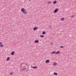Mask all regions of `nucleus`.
Segmentation results:
<instances>
[{
	"mask_svg": "<svg viewBox=\"0 0 76 76\" xmlns=\"http://www.w3.org/2000/svg\"><path fill=\"white\" fill-rule=\"evenodd\" d=\"M21 11L24 15L26 14L27 13V11L25 10V9L24 8L21 9Z\"/></svg>",
	"mask_w": 76,
	"mask_h": 76,
	"instance_id": "obj_1",
	"label": "nucleus"
},
{
	"mask_svg": "<svg viewBox=\"0 0 76 76\" xmlns=\"http://www.w3.org/2000/svg\"><path fill=\"white\" fill-rule=\"evenodd\" d=\"M58 8L54 10V11H53V12L54 13H56L58 11Z\"/></svg>",
	"mask_w": 76,
	"mask_h": 76,
	"instance_id": "obj_2",
	"label": "nucleus"
},
{
	"mask_svg": "<svg viewBox=\"0 0 76 76\" xmlns=\"http://www.w3.org/2000/svg\"><path fill=\"white\" fill-rule=\"evenodd\" d=\"M27 69V68H26V66H24L23 68L22 69V71H24V70H26Z\"/></svg>",
	"mask_w": 76,
	"mask_h": 76,
	"instance_id": "obj_3",
	"label": "nucleus"
},
{
	"mask_svg": "<svg viewBox=\"0 0 76 76\" xmlns=\"http://www.w3.org/2000/svg\"><path fill=\"white\" fill-rule=\"evenodd\" d=\"M53 66H56L58 64L57 63H56V62H54L53 63Z\"/></svg>",
	"mask_w": 76,
	"mask_h": 76,
	"instance_id": "obj_4",
	"label": "nucleus"
},
{
	"mask_svg": "<svg viewBox=\"0 0 76 76\" xmlns=\"http://www.w3.org/2000/svg\"><path fill=\"white\" fill-rule=\"evenodd\" d=\"M31 68L34 69H36L37 68V67L36 66H32V65H31Z\"/></svg>",
	"mask_w": 76,
	"mask_h": 76,
	"instance_id": "obj_5",
	"label": "nucleus"
},
{
	"mask_svg": "<svg viewBox=\"0 0 76 76\" xmlns=\"http://www.w3.org/2000/svg\"><path fill=\"white\" fill-rule=\"evenodd\" d=\"M50 62V60L49 59H47L45 61V63H49Z\"/></svg>",
	"mask_w": 76,
	"mask_h": 76,
	"instance_id": "obj_6",
	"label": "nucleus"
},
{
	"mask_svg": "<svg viewBox=\"0 0 76 76\" xmlns=\"http://www.w3.org/2000/svg\"><path fill=\"white\" fill-rule=\"evenodd\" d=\"M39 40H36L34 41L35 43H39Z\"/></svg>",
	"mask_w": 76,
	"mask_h": 76,
	"instance_id": "obj_7",
	"label": "nucleus"
},
{
	"mask_svg": "<svg viewBox=\"0 0 76 76\" xmlns=\"http://www.w3.org/2000/svg\"><path fill=\"white\" fill-rule=\"evenodd\" d=\"M56 54V51H53V52H51V54Z\"/></svg>",
	"mask_w": 76,
	"mask_h": 76,
	"instance_id": "obj_8",
	"label": "nucleus"
},
{
	"mask_svg": "<svg viewBox=\"0 0 76 76\" xmlns=\"http://www.w3.org/2000/svg\"><path fill=\"white\" fill-rule=\"evenodd\" d=\"M38 29V27H34L33 28V30L34 31L36 30L37 29Z\"/></svg>",
	"mask_w": 76,
	"mask_h": 76,
	"instance_id": "obj_9",
	"label": "nucleus"
},
{
	"mask_svg": "<svg viewBox=\"0 0 76 76\" xmlns=\"http://www.w3.org/2000/svg\"><path fill=\"white\" fill-rule=\"evenodd\" d=\"M75 17V15H73L71 16V18H74Z\"/></svg>",
	"mask_w": 76,
	"mask_h": 76,
	"instance_id": "obj_10",
	"label": "nucleus"
},
{
	"mask_svg": "<svg viewBox=\"0 0 76 76\" xmlns=\"http://www.w3.org/2000/svg\"><path fill=\"white\" fill-rule=\"evenodd\" d=\"M10 57H7V59H6V61H9V60H10Z\"/></svg>",
	"mask_w": 76,
	"mask_h": 76,
	"instance_id": "obj_11",
	"label": "nucleus"
},
{
	"mask_svg": "<svg viewBox=\"0 0 76 76\" xmlns=\"http://www.w3.org/2000/svg\"><path fill=\"white\" fill-rule=\"evenodd\" d=\"M60 53V51H58L56 52V54H59Z\"/></svg>",
	"mask_w": 76,
	"mask_h": 76,
	"instance_id": "obj_12",
	"label": "nucleus"
},
{
	"mask_svg": "<svg viewBox=\"0 0 76 76\" xmlns=\"http://www.w3.org/2000/svg\"><path fill=\"white\" fill-rule=\"evenodd\" d=\"M15 54V52L14 51H12V52H11V56H13Z\"/></svg>",
	"mask_w": 76,
	"mask_h": 76,
	"instance_id": "obj_13",
	"label": "nucleus"
},
{
	"mask_svg": "<svg viewBox=\"0 0 76 76\" xmlns=\"http://www.w3.org/2000/svg\"><path fill=\"white\" fill-rule=\"evenodd\" d=\"M53 75H54L57 76V75H58V73H57V72H54L53 73Z\"/></svg>",
	"mask_w": 76,
	"mask_h": 76,
	"instance_id": "obj_14",
	"label": "nucleus"
},
{
	"mask_svg": "<svg viewBox=\"0 0 76 76\" xmlns=\"http://www.w3.org/2000/svg\"><path fill=\"white\" fill-rule=\"evenodd\" d=\"M65 20V18H62L61 19V21H64Z\"/></svg>",
	"mask_w": 76,
	"mask_h": 76,
	"instance_id": "obj_15",
	"label": "nucleus"
},
{
	"mask_svg": "<svg viewBox=\"0 0 76 76\" xmlns=\"http://www.w3.org/2000/svg\"><path fill=\"white\" fill-rule=\"evenodd\" d=\"M46 34V32L45 31H43L42 32V34L43 35H45Z\"/></svg>",
	"mask_w": 76,
	"mask_h": 76,
	"instance_id": "obj_16",
	"label": "nucleus"
},
{
	"mask_svg": "<svg viewBox=\"0 0 76 76\" xmlns=\"http://www.w3.org/2000/svg\"><path fill=\"white\" fill-rule=\"evenodd\" d=\"M57 1H53V4H55L56 3H57Z\"/></svg>",
	"mask_w": 76,
	"mask_h": 76,
	"instance_id": "obj_17",
	"label": "nucleus"
},
{
	"mask_svg": "<svg viewBox=\"0 0 76 76\" xmlns=\"http://www.w3.org/2000/svg\"><path fill=\"white\" fill-rule=\"evenodd\" d=\"M51 1H48V4H51Z\"/></svg>",
	"mask_w": 76,
	"mask_h": 76,
	"instance_id": "obj_18",
	"label": "nucleus"
},
{
	"mask_svg": "<svg viewBox=\"0 0 76 76\" xmlns=\"http://www.w3.org/2000/svg\"><path fill=\"white\" fill-rule=\"evenodd\" d=\"M44 36L42 35H41L40 36V37H41V38H43V37H44Z\"/></svg>",
	"mask_w": 76,
	"mask_h": 76,
	"instance_id": "obj_19",
	"label": "nucleus"
},
{
	"mask_svg": "<svg viewBox=\"0 0 76 76\" xmlns=\"http://www.w3.org/2000/svg\"><path fill=\"white\" fill-rule=\"evenodd\" d=\"M3 47H4V45H1L0 46V47L1 48Z\"/></svg>",
	"mask_w": 76,
	"mask_h": 76,
	"instance_id": "obj_20",
	"label": "nucleus"
},
{
	"mask_svg": "<svg viewBox=\"0 0 76 76\" xmlns=\"http://www.w3.org/2000/svg\"><path fill=\"white\" fill-rule=\"evenodd\" d=\"M2 44V42H0V46Z\"/></svg>",
	"mask_w": 76,
	"mask_h": 76,
	"instance_id": "obj_21",
	"label": "nucleus"
},
{
	"mask_svg": "<svg viewBox=\"0 0 76 76\" xmlns=\"http://www.w3.org/2000/svg\"><path fill=\"white\" fill-rule=\"evenodd\" d=\"M53 42H50V44L51 45H52V44H53Z\"/></svg>",
	"mask_w": 76,
	"mask_h": 76,
	"instance_id": "obj_22",
	"label": "nucleus"
},
{
	"mask_svg": "<svg viewBox=\"0 0 76 76\" xmlns=\"http://www.w3.org/2000/svg\"><path fill=\"white\" fill-rule=\"evenodd\" d=\"M13 74V72H11V73H10V75H12Z\"/></svg>",
	"mask_w": 76,
	"mask_h": 76,
	"instance_id": "obj_23",
	"label": "nucleus"
},
{
	"mask_svg": "<svg viewBox=\"0 0 76 76\" xmlns=\"http://www.w3.org/2000/svg\"><path fill=\"white\" fill-rule=\"evenodd\" d=\"M64 48V46H61L60 47V48Z\"/></svg>",
	"mask_w": 76,
	"mask_h": 76,
	"instance_id": "obj_24",
	"label": "nucleus"
},
{
	"mask_svg": "<svg viewBox=\"0 0 76 76\" xmlns=\"http://www.w3.org/2000/svg\"><path fill=\"white\" fill-rule=\"evenodd\" d=\"M27 66H28V65H27Z\"/></svg>",
	"mask_w": 76,
	"mask_h": 76,
	"instance_id": "obj_25",
	"label": "nucleus"
},
{
	"mask_svg": "<svg viewBox=\"0 0 76 76\" xmlns=\"http://www.w3.org/2000/svg\"><path fill=\"white\" fill-rule=\"evenodd\" d=\"M31 0H29V1H31Z\"/></svg>",
	"mask_w": 76,
	"mask_h": 76,
	"instance_id": "obj_26",
	"label": "nucleus"
}]
</instances>
